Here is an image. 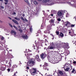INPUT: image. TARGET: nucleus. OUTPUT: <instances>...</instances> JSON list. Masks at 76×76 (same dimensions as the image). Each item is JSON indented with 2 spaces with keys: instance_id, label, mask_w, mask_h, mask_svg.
<instances>
[{
  "instance_id": "f257e3e1",
  "label": "nucleus",
  "mask_w": 76,
  "mask_h": 76,
  "mask_svg": "<svg viewBox=\"0 0 76 76\" xmlns=\"http://www.w3.org/2000/svg\"><path fill=\"white\" fill-rule=\"evenodd\" d=\"M29 55V53H28L27 55V59L29 60L28 61L27 65L28 66H32L34 65L35 62H34V61L33 60V59H30V58H29V57H28Z\"/></svg>"
},
{
  "instance_id": "f03ea898",
  "label": "nucleus",
  "mask_w": 76,
  "mask_h": 76,
  "mask_svg": "<svg viewBox=\"0 0 76 76\" xmlns=\"http://www.w3.org/2000/svg\"><path fill=\"white\" fill-rule=\"evenodd\" d=\"M46 56H47V55L45 53L44 54L42 53L40 55L41 58L43 60L44 58H45V57H46Z\"/></svg>"
},
{
  "instance_id": "7ed1b4c3",
  "label": "nucleus",
  "mask_w": 76,
  "mask_h": 76,
  "mask_svg": "<svg viewBox=\"0 0 76 76\" xmlns=\"http://www.w3.org/2000/svg\"><path fill=\"white\" fill-rule=\"evenodd\" d=\"M31 4H33V3L34 4H35V5H36L37 4H38V3L37 1H34V0H31Z\"/></svg>"
},
{
  "instance_id": "20e7f679",
  "label": "nucleus",
  "mask_w": 76,
  "mask_h": 76,
  "mask_svg": "<svg viewBox=\"0 0 76 76\" xmlns=\"http://www.w3.org/2000/svg\"><path fill=\"white\" fill-rule=\"evenodd\" d=\"M50 0H43L42 2L43 3H45L46 5H47V4L48 2L50 1Z\"/></svg>"
},
{
  "instance_id": "39448f33",
  "label": "nucleus",
  "mask_w": 76,
  "mask_h": 76,
  "mask_svg": "<svg viewBox=\"0 0 76 76\" xmlns=\"http://www.w3.org/2000/svg\"><path fill=\"white\" fill-rule=\"evenodd\" d=\"M11 34H12V35H13L14 36V37H16V32L15 31H13V30H12L11 31Z\"/></svg>"
},
{
  "instance_id": "423d86ee",
  "label": "nucleus",
  "mask_w": 76,
  "mask_h": 76,
  "mask_svg": "<svg viewBox=\"0 0 76 76\" xmlns=\"http://www.w3.org/2000/svg\"><path fill=\"white\" fill-rule=\"evenodd\" d=\"M53 4H54V3L53 2V1L50 0V1L48 2V3L47 4V5H53Z\"/></svg>"
},
{
  "instance_id": "0eeeda50",
  "label": "nucleus",
  "mask_w": 76,
  "mask_h": 76,
  "mask_svg": "<svg viewBox=\"0 0 76 76\" xmlns=\"http://www.w3.org/2000/svg\"><path fill=\"white\" fill-rule=\"evenodd\" d=\"M53 59L52 60H50V61L51 62H52V63H54V62L55 61V63H57L58 62V60H55V61Z\"/></svg>"
},
{
  "instance_id": "6e6552de",
  "label": "nucleus",
  "mask_w": 76,
  "mask_h": 76,
  "mask_svg": "<svg viewBox=\"0 0 76 76\" xmlns=\"http://www.w3.org/2000/svg\"><path fill=\"white\" fill-rule=\"evenodd\" d=\"M72 69V66H70V68H67L66 69H65V71H66V72H67L69 71V70H71Z\"/></svg>"
},
{
  "instance_id": "1a4fd4ad",
  "label": "nucleus",
  "mask_w": 76,
  "mask_h": 76,
  "mask_svg": "<svg viewBox=\"0 0 76 76\" xmlns=\"http://www.w3.org/2000/svg\"><path fill=\"white\" fill-rule=\"evenodd\" d=\"M64 48H67V47H69V45H68V43H64Z\"/></svg>"
},
{
  "instance_id": "9d476101",
  "label": "nucleus",
  "mask_w": 76,
  "mask_h": 76,
  "mask_svg": "<svg viewBox=\"0 0 76 76\" xmlns=\"http://www.w3.org/2000/svg\"><path fill=\"white\" fill-rule=\"evenodd\" d=\"M48 48V49H50V50H52V49L53 50L56 48V47H55L54 46H49Z\"/></svg>"
},
{
  "instance_id": "9b49d317",
  "label": "nucleus",
  "mask_w": 76,
  "mask_h": 76,
  "mask_svg": "<svg viewBox=\"0 0 76 76\" xmlns=\"http://www.w3.org/2000/svg\"><path fill=\"white\" fill-rule=\"evenodd\" d=\"M22 37L23 38L25 39H28V36L26 35L22 36Z\"/></svg>"
},
{
  "instance_id": "f8f14e48",
  "label": "nucleus",
  "mask_w": 76,
  "mask_h": 76,
  "mask_svg": "<svg viewBox=\"0 0 76 76\" xmlns=\"http://www.w3.org/2000/svg\"><path fill=\"white\" fill-rule=\"evenodd\" d=\"M58 15L59 16H62V13L61 12H59L58 13Z\"/></svg>"
},
{
  "instance_id": "ddd939ff",
  "label": "nucleus",
  "mask_w": 76,
  "mask_h": 76,
  "mask_svg": "<svg viewBox=\"0 0 76 76\" xmlns=\"http://www.w3.org/2000/svg\"><path fill=\"white\" fill-rule=\"evenodd\" d=\"M64 37V34L63 33L61 32L59 36V37Z\"/></svg>"
},
{
  "instance_id": "4468645a",
  "label": "nucleus",
  "mask_w": 76,
  "mask_h": 76,
  "mask_svg": "<svg viewBox=\"0 0 76 76\" xmlns=\"http://www.w3.org/2000/svg\"><path fill=\"white\" fill-rule=\"evenodd\" d=\"M12 20L13 22H14V23H16V24H19V23H18V22H17L16 21V20H15L12 19Z\"/></svg>"
},
{
  "instance_id": "2eb2a0df",
  "label": "nucleus",
  "mask_w": 76,
  "mask_h": 76,
  "mask_svg": "<svg viewBox=\"0 0 76 76\" xmlns=\"http://www.w3.org/2000/svg\"><path fill=\"white\" fill-rule=\"evenodd\" d=\"M36 72H37L34 71L31 73L32 75H35V74Z\"/></svg>"
},
{
  "instance_id": "dca6fc26",
  "label": "nucleus",
  "mask_w": 76,
  "mask_h": 76,
  "mask_svg": "<svg viewBox=\"0 0 76 76\" xmlns=\"http://www.w3.org/2000/svg\"><path fill=\"white\" fill-rule=\"evenodd\" d=\"M14 18L15 19V20H20V18H18L17 17H14Z\"/></svg>"
},
{
  "instance_id": "f3484780",
  "label": "nucleus",
  "mask_w": 76,
  "mask_h": 76,
  "mask_svg": "<svg viewBox=\"0 0 76 76\" xmlns=\"http://www.w3.org/2000/svg\"><path fill=\"white\" fill-rule=\"evenodd\" d=\"M5 1H6V2H5V4H8V1H9L8 0H4Z\"/></svg>"
},
{
  "instance_id": "a211bd4d",
  "label": "nucleus",
  "mask_w": 76,
  "mask_h": 76,
  "mask_svg": "<svg viewBox=\"0 0 76 76\" xmlns=\"http://www.w3.org/2000/svg\"><path fill=\"white\" fill-rule=\"evenodd\" d=\"M0 38L1 39V40H3L4 39V37L2 36H0Z\"/></svg>"
},
{
  "instance_id": "6ab92c4d",
  "label": "nucleus",
  "mask_w": 76,
  "mask_h": 76,
  "mask_svg": "<svg viewBox=\"0 0 76 76\" xmlns=\"http://www.w3.org/2000/svg\"><path fill=\"white\" fill-rule=\"evenodd\" d=\"M65 23H66V26H67V25H69V24H70V22L67 21V22H66Z\"/></svg>"
},
{
  "instance_id": "aec40b11",
  "label": "nucleus",
  "mask_w": 76,
  "mask_h": 76,
  "mask_svg": "<svg viewBox=\"0 0 76 76\" xmlns=\"http://www.w3.org/2000/svg\"><path fill=\"white\" fill-rule=\"evenodd\" d=\"M35 58L37 59L39 58V56L38 55H37L35 57Z\"/></svg>"
},
{
  "instance_id": "412c9836",
  "label": "nucleus",
  "mask_w": 76,
  "mask_h": 76,
  "mask_svg": "<svg viewBox=\"0 0 76 76\" xmlns=\"http://www.w3.org/2000/svg\"><path fill=\"white\" fill-rule=\"evenodd\" d=\"M12 66V63L10 62L9 64V67H11Z\"/></svg>"
},
{
  "instance_id": "4be33fe9",
  "label": "nucleus",
  "mask_w": 76,
  "mask_h": 76,
  "mask_svg": "<svg viewBox=\"0 0 76 76\" xmlns=\"http://www.w3.org/2000/svg\"><path fill=\"white\" fill-rule=\"evenodd\" d=\"M13 67H15V68H16L18 67V66H17V65H16V64H14L13 65Z\"/></svg>"
},
{
  "instance_id": "5701e85b",
  "label": "nucleus",
  "mask_w": 76,
  "mask_h": 76,
  "mask_svg": "<svg viewBox=\"0 0 76 76\" xmlns=\"http://www.w3.org/2000/svg\"><path fill=\"white\" fill-rule=\"evenodd\" d=\"M21 20H22L23 22H25V19L24 18H23V17H21Z\"/></svg>"
},
{
  "instance_id": "b1692460",
  "label": "nucleus",
  "mask_w": 76,
  "mask_h": 76,
  "mask_svg": "<svg viewBox=\"0 0 76 76\" xmlns=\"http://www.w3.org/2000/svg\"><path fill=\"white\" fill-rule=\"evenodd\" d=\"M1 69L2 70H5L6 69V68L2 67L1 68Z\"/></svg>"
},
{
  "instance_id": "393cba45",
  "label": "nucleus",
  "mask_w": 76,
  "mask_h": 76,
  "mask_svg": "<svg viewBox=\"0 0 76 76\" xmlns=\"http://www.w3.org/2000/svg\"><path fill=\"white\" fill-rule=\"evenodd\" d=\"M59 73L61 75H63V72H62V71H60L59 72Z\"/></svg>"
},
{
  "instance_id": "a878e982",
  "label": "nucleus",
  "mask_w": 76,
  "mask_h": 76,
  "mask_svg": "<svg viewBox=\"0 0 76 76\" xmlns=\"http://www.w3.org/2000/svg\"><path fill=\"white\" fill-rule=\"evenodd\" d=\"M13 27H14V28H15V29H16V30H18V28L16 27L15 26H13Z\"/></svg>"
},
{
  "instance_id": "bb28decb",
  "label": "nucleus",
  "mask_w": 76,
  "mask_h": 76,
  "mask_svg": "<svg viewBox=\"0 0 76 76\" xmlns=\"http://www.w3.org/2000/svg\"><path fill=\"white\" fill-rule=\"evenodd\" d=\"M75 25L72 24L71 26V28H73V27H75Z\"/></svg>"
},
{
  "instance_id": "cd10ccee",
  "label": "nucleus",
  "mask_w": 76,
  "mask_h": 76,
  "mask_svg": "<svg viewBox=\"0 0 76 76\" xmlns=\"http://www.w3.org/2000/svg\"><path fill=\"white\" fill-rule=\"evenodd\" d=\"M50 22H51V23H53L54 22V20H51L50 21Z\"/></svg>"
},
{
  "instance_id": "c85d7f7f",
  "label": "nucleus",
  "mask_w": 76,
  "mask_h": 76,
  "mask_svg": "<svg viewBox=\"0 0 76 76\" xmlns=\"http://www.w3.org/2000/svg\"><path fill=\"white\" fill-rule=\"evenodd\" d=\"M24 1H25V2H26V3H27L28 4H29V2H28V0H24Z\"/></svg>"
},
{
  "instance_id": "c756f323",
  "label": "nucleus",
  "mask_w": 76,
  "mask_h": 76,
  "mask_svg": "<svg viewBox=\"0 0 76 76\" xmlns=\"http://www.w3.org/2000/svg\"><path fill=\"white\" fill-rule=\"evenodd\" d=\"M9 25L12 28H13V26H12V24H11L10 23H9Z\"/></svg>"
},
{
  "instance_id": "7c9ffc66",
  "label": "nucleus",
  "mask_w": 76,
  "mask_h": 76,
  "mask_svg": "<svg viewBox=\"0 0 76 76\" xmlns=\"http://www.w3.org/2000/svg\"><path fill=\"white\" fill-rule=\"evenodd\" d=\"M33 69L34 70V71L37 72V69L35 68H33Z\"/></svg>"
},
{
  "instance_id": "2f4dec72",
  "label": "nucleus",
  "mask_w": 76,
  "mask_h": 76,
  "mask_svg": "<svg viewBox=\"0 0 76 76\" xmlns=\"http://www.w3.org/2000/svg\"><path fill=\"white\" fill-rule=\"evenodd\" d=\"M58 21L60 22V21H61V19H60V18H58Z\"/></svg>"
},
{
  "instance_id": "473e14b6",
  "label": "nucleus",
  "mask_w": 76,
  "mask_h": 76,
  "mask_svg": "<svg viewBox=\"0 0 76 76\" xmlns=\"http://www.w3.org/2000/svg\"><path fill=\"white\" fill-rule=\"evenodd\" d=\"M75 71V69H73L72 71V73H74Z\"/></svg>"
},
{
  "instance_id": "72a5a7b5",
  "label": "nucleus",
  "mask_w": 76,
  "mask_h": 76,
  "mask_svg": "<svg viewBox=\"0 0 76 76\" xmlns=\"http://www.w3.org/2000/svg\"><path fill=\"white\" fill-rule=\"evenodd\" d=\"M37 60L38 61H41V60L39 58L38 59H37Z\"/></svg>"
},
{
  "instance_id": "f704fd0d",
  "label": "nucleus",
  "mask_w": 76,
  "mask_h": 76,
  "mask_svg": "<svg viewBox=\"0 0 76 76\" xmlns=\"http://www.w3.org/2000/svg\"><path fill=\"white\" fill-rule=\"evenodd\" d=\"M1 8V9H4V8L3 7V6H0Z\"/></svg>"
},
{
  "instance_id": "c9c22d12",
  "label": "nucleus",
  "mask_w": 76,
  "mask_h": 76,
  "mask_svg": "<svg viewBox=\"0 0 76 76\" xmlns=\"http://www.w3.org/2000/svg\"><path fill=\"white\" fill-rule=\"evenodd\" d=\"M56 33L57 35H58V34H59V32H58V31H56Z\"/></svg>"
},
{
  "instance_id": "e433bc0d",
  "label": "nucleus",
  "mask_w": 76,
  "mask_h": 76,
  "mask_svg": "<svg viewBox=\"0 0 76 76\" xmlns=\"http://www.w3.org/2000/svg\"><path fill=\"white\" fill-rule=\"evenodd\" d=\"M45 66H47V65H48V64H47V63H46L45 64Z\"/></svg>"
},
{
  "instance_id": "4c0bfd02",
  "label": "nucleus",
  "mask_w": 76,
  "mask_h": 76,
  "mask_svg": "<svg viewBox=\"0 0 76 76\" xmlns=\"http://www.w3.org/2000/svg\"><path fill=\"white\" fill-rule=\"evenodd\" d=\"M44 69L45 70H47L48 71V69H47V68H45Z\"/></svg>"
},
{
  "instance_id": "58836bf2",
  "label": "nucleus",
  "mask_w": 76,
  "mask_h": 76,
  "mask_svg": "<svg viewBox=\"0 0 76 76\" xmlns=\"http://www.w3.org/2000/svg\"><path fill=\"white\" fill-rule=\"evenodd\" d=\"M24 21H25L26 22H28V20H27V19H26V18H25V20Z\"/></svg>"
},
{
  "instance_id": "ea45409f",
  "label": "nucleus",
  "mask_w": 76,
  "mask_h": 76,
  "mask_svg": "<svg viewBox=\"0 0 76 76\" xmlns=\"http://www.w3.org/2000/svg\"><path fill=\"white\" fill-rule=\"evenodd\" d=\"M73 63H74V64H76V61H74L73 62Z\"/></svg>"
},
{
  "instance_id": "a19ab883",
  "label": "nucleus",
  "mask_w": 76,
  "mask_h": 76,
  "mask_svg": "<svg viewBox=\"0 0 76 76\" xmlns=\"http://www.w3.org/2000/svg\"><path fill=\"white\" fill-rule=\"evenodd\" d=\"M19 31H20V32H22V31L21 29H20L19 30Z\"/></svg>"
},
{
  "instance_id": "79ce46f5",
  "label": "nucleus",
  "mask_w": 76,
  "mask_h": 76,
  "mask_svg": "<svg viewBox=\"0 0 76 76\" xmlns=\"http://www.w3.org/2000/svg\"><path fill=\"white\" fill-rule=\"evenodd\" d=\"M30 31L31 32L32 31V28H30Z\"/></svg>"
},
{
  "instance_id": "37998d69",
  "label": "nucleus",
  "mask_w": 76,
  "mask_h": 76,
  "mask_svg": "<svg viewBox=\"0 0 76 76\" xmlns=\"http://www.w3.org/2000/svg\"><path fill=\"white\" fill-rule=\"evenodd\" d=\"M7 70L8 71H9L10 70V69H8Z\"/></svg>"
},
{
  "instance_id": "c03bdc74",
  "label": "nucleus",
  "mask_w": 76,
  "mask_h": 76,
  "mask_svg": "<svg viewBox=\"0 0 76 76\" xmlns=\"http://www.w3.org/2000/svg\"><path fill=\"white\" fill-rule=\"evenodd\" d=\"M38 1H41L42 0H37Z\"/></svg>"
},
{
  "instance_id": "a18cd8bd",
  "label": "nucleus",
  "mask_w": 76,
  "mask_h": 76,
  "mask_svg": "<svg viewBox=\"0 0 76 76\" xmlns=\"http://www.w3.org/2000/svg\"><path fill=\"white\" fill-rule=\"evenodd\" d=\"M8 18L12 20V18L10 17H8Z\"/></svg>"
},
{
  "instance_id": "49530a36",
  "label": "nucleus",
  "mask_w": 76,
  "mask_h": 76,
  "mask_svg": "<svg viewBox=\"0 0 76 76\" xmlns=\"http://www.w3.org/2000/svg\"><path fill=\"white\" fill-rule=\"evenodd\" d=\"M45 42H48V41H47V40L45 39Z\"/></svg>"
},
{
  "instance_id": "de8ad7c7",
  "label": "nucleus",
  "mask_w": 76,
  "mask_h": 76,
  "mask_svg": "<svg viewBox=\"0 0 76 76\" xmlns=\"http://www.w3.org/2000/svg\"><path fill=\"white\" fill-rule=\"evenodd\" d=\"M13 15H16V13L14 12L13 13Z\"/></svg>"
},
{
  "instance_id": "09e8293b",
  "label": "nucleus",
  "mask_w": 76,
  "mask_h": 76,
  "mask_svg": "<svg viewBox=\"0 0 76 76\" xmlns=\"http://www.w3.org/2000/svg\"><path fill=\"white\" fill-rule=\"evenodd\" d=\"M52 12H53V13H54V12H55V10H53V11L52 10Z\"/></svg>"
},
{
  "instance_id": "8fccbe9b",
  "label": "nucleus",
  "mask_w": 76,
  "mask_h": 76,
  "mask_svg": "<svg viewBox=\"0 0 76 76\" xmlns=\"http://www.w3.org/2000/svg\"><path fill=\"white\" fill-rule=\"evenodd\" d=\"M74 19H75V20H76V17H75L74 18Z\"/></svg>"
},
{
  "instance_id": "3c124183",
  "label": "nucleus",
  "mask_w": 76,
  "mask_h": 76,
  "mask_svg": "<svg viewBox=\"0 0 76 76\" xmlns=\"http://www.w3.org/2000/svg\"><path fill=\"white\" fill-rule=\"evenodd\" d=\"M0 1H3V0H0Z\"/></svg>"
},
{
  "instance_id": "603ef678",
  "label": "nucleus",
  "mask_w": 76,
  "mask_h": 76,
  "mask_svg": "<svg viewBox=\"0 0 76 76\" xmlns=\"http://www.w3.org/2000/svg\"><path fill=\"white\" fill-rule=\"evenodd\" d=\"M26 68H27V69H29V68H28V67H27Z\"/></svg>"
},
{
  "instance_id": "864d4df0",
  "label": "nucleus",
  "mask_w": 76,
  "mask_h": 76,
  "mask_svg": "<svg viewBox=\"0 0 76 76\" xmlns=\"http://www.w3.org/2000/svg\"><path fill=\"white\" fill-rule=\"evenodd\" d=\"M51 16H53V14H51Z\"/></svg>"
},
{
  "instance_id": "5fc2aeb1",
  "label": "nucleus",
  "mask_w": 76,
  "mask_h": 76,
  "mask_svg": "<svg viewBox=\"0 0 76 76\" xmlns=\"http://www.w3.org/2000/svg\"><path fill=\"white\" fill-rule=\"evenodd\" d=\"M14 75L15 76V75H16V73H15L14 74Z\"/></svg>"
},
{
  "instance_id": "6e6d98bb",
  "label": "nucleus",
  "mask_w": 76,
  "mask_h": 76,
  "mask_svg": "<svg viewBox=\"0 0 76 76\" xmlns=\"http://www.w3.org/2000/svg\"><path fill=\"white\" fill-rule=\"evenodd\" d=\"M69 34H71V32L70 31L69 32Z\"/></svg>"
},
{
  "instance_id": "4d7b16f0",
  "label": "nucleus",
  "mask_w": 76,
  "mask_h": 76,
  "mask_svg": "<svg viewBox=\"0 0 76 76\" xmlns=\"http://www.w3.org/2000/svg\"><path fill=\"white\" fill-rule=\"evenodd\" d=\"M30 55V56H32V54H31Z\"/></svg>"
},
{
  "instance_id": "13d9d810",
  "label": "nucleus",
  "mask_w": 76,
  "mask_h": 76,
  "mask_svg": "<svg viewBox=\"0 0 76 76\" xmlns=\"http://www.w3.org/2000/svg\"><path fill=\"white\" fill-rule=\"evenodd\" d=\"M18 73V72H16V73Z\"/></svg>"
},
{
  "instance_id": "bf43d9fd",
  "label": "nucleus",
  "mask_w": 76,
  "mask_h": 76,
  "mask_svg": "<svg viewBox=\"0 0 76 76\" xmlns=\"http://www.w3.org/2000/svg\"><path fill=\"white\" fill-rule=\"evenodd\" d=\"M0 22H1V20H0Z\"/></svg>"
},
{
  "instance_id": "052dcab7",
  "label": "nucleus",
  "mask_w": 76,
  "mask_h": 76,
  "mask_svg": "<svg viewBox=\"0 0 76 76\" xmlns=\"http://www.w3.org/2000/svg\"><path fill=\"white\" fill-rule=\"evenodd\" d=\"M26 54H25V56H26Z\"/></svg>"
},
{
  "instance_id": "680f3d73",
  "label": "nucleus",
  "mask_w": 76,
  "mask_h": 76,
  "mask_svg": "<svg viewBox=\"0 0 76 76\" xmlns=\"http://www.w3.org/2000/svg\"><path fill=\"white\" fill-rule=\"evenodd\" d=\"M53 26H55V24H54Z\"/></svg>"
},
{
  "instance_id": "e2e57ef3",
  "label": "nucleus",
  "mask_w": 76,
  "mask_h": 76,
  "mask_svg": "<svg viewBox=\"0 0 76 76\" xmlns=\"http://www.w3.org/2000/svg\"><path fill=\"white\" fill-rule=\"evenodd\" d=\"M33 47H35V45H34V46H33Z\"/></svg>"
},
{
  "instance_id": "0e129e2a",
  "label": "nucleus",
  "mask_w": 76,
  "mask_h": 76,
  "mask_svg": "<svg viewBox=\"0 0 76 76\" xmlns=\"http://www.w3.org/2000/svg\"><path fill=\"white\" fill-rule=\"evenodd\" d=\"M45 45H47L46 44H45Z\"/></svg>"
},
{
  "instance_id": "69168bd1",
  "label": "nucleus",
  "mask_w": 76,
  "mask_h": 76,
  "mask_svg": "<svg viewBox=\"0 0 76 76\" xmlns=\"http://www.w3.org/2000/svg\"><path fill=\"white\" fill-rule=\"evenodd\" d=\"M6 35H7V34H6Z\"/></svg>"
},
{
  "instance_id": "338daca9",
  "label": "nucleus",
  "mask_w": 76,
  "mask_h": 76,
  "mask_svg": "<svg viewBox=\"0 0 76 76\" xmlns=\"http://www.w3.org/2000/svg\"><path fill=\"white\" fill-rule=\"evenodd\" d=\"M41 75H42V76H43V75H42V74H41Z\"/></svg>"
},
{
  "instance_id": "774afa93",
  "label": "nucleus",
  "mask_w": 76,
  "mask_h": 76,
  "mask_svg": "<svg viewBox=\"0 0 76 76\" xmlns=\"http://www.w3.org/2000/svg\"><path fill=\"white\" fill-rule=\"evenodd\" d=\"M45 31H44V33H46V32H45Z\"/></svg>"
}]
</instances>
